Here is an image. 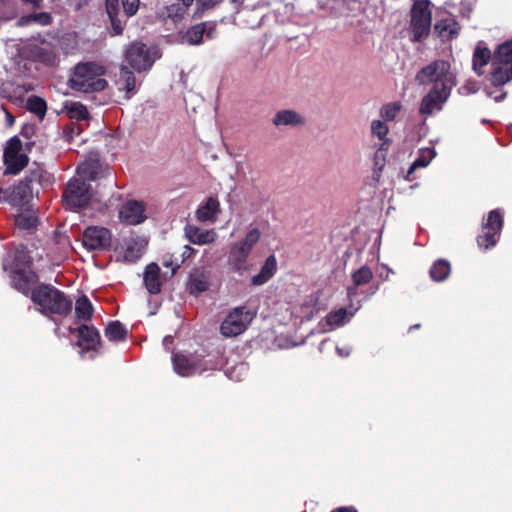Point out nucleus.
Wrapping results in <instances>:
<instances>
[{"mask_svg":"<svg viewBox=\"0 0 512 512\" xmlns=\"http://www.w3.org/2000/svg\"><path fill=\"white\" fill-rule=\"evenodd\" d=\"M415 80L421 85L433 83L432 89L421 101L419 113L430 115L441 110L448 98V63L439 60L430 63L418 71Z\"/></svg>","mask_w":512,"mask_h":512,"instance_id":"nucleus-1","label":"nucleus"},{"mask_svg":"<svg viewBox=\"0 0 512 512\" xmlns=\"http://www.w3.org/2000/svg\"><path fill=\"white\" fill-rule=\"evenodd\" d=\"M39 313L53 321L66 318L73 309L72 299L52 284L40 283L35 287L31 300Z\"/></svg>","mask_w":512,"mask_h":512,"instance_id":"nucleus-2","label":"nucleus"},{"mask_svg":"<svg viewBox=\"0 0 512 512\" xmlns=\"http://www.w3.org/2000/svg\"><path fill=\"white\" fill-rule=\"evenodd\" d=\"M106 68L97 62L79 63L74 68L70 80L72 89L84 93L100 92L107 86L108 82L103 78Z\"/></svg>","mask_w":512,"mask_h":512,"instance_id":"nucleus-3","label":"nucleus"},{"mask_svg":"<svg viewBox=\"0 0 512 512\" xmlns=\"http://www.w3.org/2000/svg\"><path fill=\"white\" fill-rule=\"evenodd\" d=\"M409 17L410 41L412 43L424 42L429 37L432 27L430 0H412Z\"/></svg>","mask_w":512,"mask_h":512,"instance_id":"nucleus-4","label":"nucleus"},{"mask_svg":"<svg viewBox=\"0 0 512 512\" xmlns=\"http://www.w3.org/2000/svg\"><path fill=\"white\" fill-rule=\"evenodd\" d=\"M260 235L258 228H252L243 239L231 244L227 265L232 272L242 274L248 270L247 259L253 247L258 243Z\"/></svg>","mask_w":512,"mask_h":512,"instance_id":"nucleus-5","label":"nucleus"},{"mask_svg":"<svg viewBox=\"0 0 512 512\" xmlns=\"http://www.w3.org/2000/svg\"><path fill=\"white\" fill-rule=\"evenodd\" d=\"M93 197L92 186L82 178H71L62 193V201L66 209L79 211L86 208Z\"/></svg>","mask_w":512,"mask_h":512,"instance_id":"nucleus-6","label":"nucleus"},{"mask_svg":"<svg viewBox=\"0 0 512 512\" xmlns=\"http://www.w3.org/2000/svg\"><path fill=\"white\" fill-rule=\"evenodd\" d=\"M255 316L246 306L235 307L221 323L220 333L224 337H236L246 331Z\"/></svg>","mask_w":512,"mask_h":512,"instance_id":"nucleus-7","label":"nucleus"},{"mask_svg":"<svg viewBox=\"0 0 512 512\" xmlns=\"http://www.w3.org/2000/svg\"><path fill=\"white\" fill-rule=\"evenodd\" d=\"M172 363L175 372L183 377L214 370L217 367V364L207 361L196 354L185 355L182 353H174L172 355Z\"/></svg>","mask_w":512,"mask_h":512,"instance_id":"nucleus-8","label":"nucleus"},{"mask_svg":"<svg viewBox=\"0 0 512 512\" xmlns=\"http://www.w3.org/2000/svg\"><path fill=\"white\" fill-rule=\"evenodd\" d=\"M503 228V213L499 209L489 212L483 221L481 233L477 237V244L482 249L494 247L500 238Z\"/></svg>","mask_w":512,"mask_h":512,"instance_id":"nucleus-9","label":"nucleus"},{"mask_svg":"<svg viewBox=\"0 0 512 512\" xmlns=\"http://www.w3.org/2000/svg\"><path fill=\"white\" fill-rule=\"evenodd\" d=\"M112 243L111 231L103 226H88L82 234V244L89 251L108 250Z\"/></svg>","mask_w":512,"mask_h":512,"instance_id":"nucleus-10","label":"nucleus"},{"mask_svg":"<svg viewBox=\"0 0 512 512\" xmlns=\"http://www.w3.org/2000/svg\"><path fill=\"white\" fill-rule=\"evenodd\" d=\"M10 285L24 296L30 297L39 284V275L33 269L10 270Z\"/></svg>","mask_w":512,"mask_h":512,"instance_id":"nucleus-11","label":"nucleus"},{"mask_svg":"<svg viewBox=\"0 0 512 512\" xmlns=\"http://www.w3.org/2000/svg\"><path fill=\"white\" fill-rule=\"evenodd\" d=\"M125 58L128 64L138 72L151 68L155 62L150 49L143 43L131 44L126 51Z\"/></svg>","mask_w":512,"mask_h":512,"instance_id":"nucleus-12","label":"nucleus"},{"mask_svg":"<svg viewBox=\"0 0 512 512\" xmlns=\"http://www.w3.org/2000/svg\"><path fill=\"white\" fill-rule=\"evenodd\" d=\"M217 23L215 21H207L197 23L189 27L182 35V42L188 45H200L203 43L204 37L212 40L216 36Z\"/></svg>","mask_w":512,"mask_h":512,"instance_id":"nucleus-13","label":"nucleus"},{"mask_svg":"<svg viewBox=\"0 0 512 512\" xmlns=\"http://www.w3.org/2000/svg\"><path fill=\"white\" fill-rule=\"evenodd\" d=\"M71 333H75L78 337L76 343L83 351H96L101 344V337L99 331L93 326L82 324L77 328L70 329Z\"/></svg>","mask_w":512,"mask_h":512,"instance_id":"nucleus-14","label":"nucleus"},{"mask_svg":"<svg viewBox=\"0 0 512 512\" xmlns=\"http://www.w3.org/2000/svg\"><path fill=\"white\" fill-rule=\"evenodd\" d=\"M119 219L127 225H138L145 221V205L141 201L128 200L119 211Z\"/></svg>","mask_w":512,"mask_h":512,"instance_id":"nucleus-15","label":"nucleus"},{"mask_svg":"<svg viewBox=\"0 0 512 512\" xmlns=\"http://www.w3.org/2000/svg\"><path fill=\"white\" fill-rule=\"evenodd\" d=\"M489 80L496 87L505 85L512 80V66L493 56Z\"/></svg>","mask_w":512,"mask_h":512,"instance_id":"nucleus-16","label":"nucleus"},{"mask_svg":"<svg viewBox=\"0 0 512 512\" xmlns=\"http://www.w3.org/2000/svg\"><path fill=\"white\" fill-rule=\"evenodd\" d=\"M184 232L188 241L195 245L211 244L218 238L214 229H201L193 224H187L184 227Z\"/></svg>","mask_w":512,"mask_h":512,"instance_id":"nucleus-17","label":"nucleus"},{"mask_svg":"<svg viewBox=\"0 0 512 512\" xmlns=\"http://www.w3.org/2000/svg\"><path fill=\"white\" fill-rule=\"evenodd\" d=\"M220 202L216 197H208L196 210L195 216L199 222H215L219 213Z\"/></svg>","mask_w":512,"mask_h":512,"instance_id":"nucleus-18","label":"nucleus"},{"mask_svg":"<svg viewBox=\"0 0 512 512\" xmlns=\"http://www.w3.org/2000/svg\"><path fill=\"white\" fill-rule=\"evenodd\" d=\"M209 273L204 269L193 270L188 279L187 289L190 294L198 295L209 289Z\"/></svg>","mask_w":512,"mask_h":512,"instance_id":"nucleus-19","label":"nucleus"},{"mask_svg":"<svg viewBox=\"0 0 512 512\" xmlns=\"http://www.w3.org/2000/svg\"><path fill=\"white\" fill-rule=\"evenodd\" d=\"M277 272V259L275 255H269L258 274L251 278V284L261 286L267 283Z\"/></svg>","mask_w":512,"mask_h":512,"instance_id":"nucleus-20","label":"nucleus"},{"mask_svg":"<svg viewBox=\"0 0 512 512\" xmlns=\"http://www.w3.org/2000/svg\"><path fill=\"white\" fill-rule=\"evenodd\" d=\"M276 127L280 126H301L305 123L304 117L295 110L284 109L278 111L272 120Z\"/></svg>","mask_w":512,"mask_h":512,"instance_id":"nucleus-21","label":"nucleus"},{"mask_svg":"<svg viewBox=\"0 0 512 512\" xmlns=\"http://www.w3.org/2000/svg\"><path fill=\"white\" fill-rule=\"evenodd\" d=\"M144 284L150 294L156 295L161 292L160 268L156 263H150L146 266Z\"/></svg>","mask_w":512,"mask_h":512,"instance_id":"nucleus-22","label":"nucleus"},{"mask_svg":"<svg viewBox=\"0 0 512 512\" xmlns=\"http://www.w3.org/2000/svg\"><path fill=\"white\" fill-rule=\"evenodd\" d=\"M49 178L50 176L46 173L43 167L34 163V165L28 169L22 180L38 193L37 187H42L46 183L50 182Z\"/></svg>","mask_w":512,"mask_h":512,"instance_id":"nucleus-23","label":"nucleus"},{"mask_svg":"<svg viewBox=\"0 0 512 512\" xmlns=\"http://www.w3.org/2000/svg\"><path fill=\"white\" fill-rule=\"evenodd\" d=\"M188 7L183 2L182 4L174 3L167 5L157 12V17L163 22L171 21L178 23L184 18Z\"/></svg>","mask_w":512,"mask_h":512,"instance_id":"nucleus-24","label":"nucleus"},{"mask_svg":"<svg viewBox=\"0 0 512 512\" xmlns=\"http://www.w3.org/2000/svg\"><path fill=\"white\" fill-rule=\"evenodd\" d=\"M119 89L125 91V99L129 100L136 93V78L134 73L126 66H121L119 78L116 81Z\"/></svg>","mask_w":512,"mask_h":512,"instance_id":"nucleus-25","label":"nucleus"},{"mask_svg":"<svg viewBox=\"0 0 512 512\" xmlns=\"http://www.w3.org/2000/svg\"><path fill=\"white\" fill-rule=\"evenodd\" d=\"M435 155H436V152H435L434 148L427 147L424 149H420L416 159L410 165V167L407 171V174L405 176V179L407 181H413L415 179L413 176L414 172L418 168L426 167L431 162V160L435 157Z\"/></svg>","mask_w":512,"mask_h":512,"instance_id":"nucleus-26","label":"nucleus"},{"mask_svg":"<svg viewBox=\"0 0 512 512\" xmlns=\"http://www.w3.org/2000/svg\"><path fill=\"white\" fill-rule=\"evenodd\" d=\"M34 191L35 190L32 189L30 185L24 183V181L21 180L16 186L13 187L11 193L9 194V203L12 205H22L29 201Z\"/></svg>","mask_w":512,"mask_h":512,"instance_id":"nucleus-27","label":"nucleus"},{"mask_svg":"<svg viewBox=\"0 0 512 512\" xmlns=\"http://www.w3.org/2000/svg\"><path fill=\"white\" fill-rule=\"evenodd\" d=\"M146 246L147 243L142 239H130L124 252V259L130 263H135L142 257Z\"/></svg>","mask_w":512,"mask_h":512,"instance_id":"nucleus-28","label":"nucleus"},{"mask_svg":"<svg viewBox=\"0 0 512 512\" xmlns=\"http://www.w3.org/2000/svg\"><path fill=\"white\" fill-rule=\"evenodd\" d=\"M33 259L29 252L24 248H19L15 251L13 261L9 267L4 265V270H17V269H32Z\"/></svg>","mask_w":512,"mask_h":512,"instance_id":"nucleus-29","label":"nucleus"},{"mask_svg":"<svg viewBox=\"0 0 512 512\" xmlns=\"http://www.w3.org/2000/svg\"><path fill=\"white\" fill-rule=\"evenodd\" d=\"M492 55L487 47L481 44L477 45L473 54V69L478 75L483 74V68L488 64L489 60L492 61Z\"/></svg>","mask_w":512,"mask_h":512,"instance_id":"nucleus-30","label":"nucleus"},{"mask_svg":"<svg viewBox=\"0 0 512 512\" xmlns=\"http://www.w3.org/2000/svg\"><path fill=\"white\" fill-rule=\"evenodd\" d=\"M353 315L354 312H348L346 308H339L338 310L329 312L325 316V321L331 328L341 327L348 323Z\"/></svg>","mask_w":512,"mask_h":512,"instance_id":"nucleus-31","label":"nucleus"},{"mask_svg":"<svg viewBox=\"0 0 512 512\" xmlns=\"http://www.w3.org/2000/svg\"><path fill=\"white\" fill-rule=\"evenodd\" d=\"M28 161V156L24 153L4 157L7 172L14 175L23 170Z\"/></svg>","mask_w":512,"mask_h":512,"instance_id":"nucleus-32","label":"nucleus"},{"mask_svg":"<svg viewBox=\"0 0 512 512\" xmlns=\"http://www.w3.org/2000/svg\"><path fill=\"white\" fill-rule=\"evenodd\" d=\"M93 306L89 298L85 295L79 297L76 301L75 314L80 321H90L93 316Z\"/></svg>","mask_w":512,"mask_h":512,"instance_id":"nucleus-33","label":"nucleus"},{"mask_svg":"<svg viewBox=\"0 0 512 512\" xmlns=\"http://www.w3.org/2000/svg\"><path fill=\"white\" fill-rule=\"evenodd\" d=\"M105 337L109 341H123L127 337V330L119 321H111L105 328Z\"/></svg>","mask_w":512,"mask_h":512,"instance_id":"nucleus-34","label":"nucleus"},{"mask_svg":"<svg viewBox=\"0 0 512 512\" xmlns=\"http://www.w3.org/2000/svg\"><path fill=\"white\" fill-rule=\"evenodd\" d=\"M52 16L48 12H40V13H33L29 15L22 16L18 19L17 24L18 26H27L31 24L32 22H36L42 26H48L52 23Z\"/></svg>","mask_w":512,"mask_h":512,"instance_id":"nucleus-35","label":"nucleus"},{"mask_svg":"<svg viewBox=\"0 0 512 512\" xmlns=\"http://www.w3.org/2000/svg\"><path fill=\"white\" fill-rule=\"evenodd\" d=\"M429 274L435 282L444 281L448 277V261L445 259L436 260L431 266Z\"/></svg>","mask_w":512,"mask_h":512,"instance_id":"nucleus-36","label":"nucleus"},{"mask_svg":"<svg viewBox=\"0 0 512 512\" xmlns=\"http://www.w3.org/2000/svg\"><path fill=\"white\" fill-rule=\"evenodd\" d=\"M27 109L42 119L46 115L47 104L43 98L34 95L28 98Z\"/></svg>","mask_w":512,"mask_h":512,"instance_id":"nucleus-37","label":"nucleus"},{"mask_svg":"<svg viewBox=\"0 0 512 512\" xmlns=\"http://www.w3.org/2000/svg\"><path fill=\"white\" fill-rule=\"evenodd\" d=\"M77 174L81 177H85L89 181H95L99 174V164L97 162H85L78 166Z\"/></svg>","mask_w":512,"mask_h":512,"instance_id":"nucleus-38","label":"nucleus"},{"mask_svg":"<svg viewBox=\"0 0 512 512\" xmlns=\"http://www.w3.org/2000/svg\"><path fill=\"white\" fill-rule=\"evenodd\" d=\"M373 278L371 269L364 265L352 273V281L356 286L368 284Z\"/></svg>","mask_w":512,"mask_h":512,"instance_id":"nucleus-39","label":"nucleus"},{"mask_svg":"<svg viewBox=\"0 0 512 512\" xmlns=\"http://www.w3.org/2000/svg\"><path fill=\"white\" fill-rule=\"evenodd\" d=\"M401 109L402 105L400 102H390L382 106L380 109V116L384 121H393Z\"/></svg>","mask_w":512,"mask_h":512,"instance_id":"nucleus-40","label":"nucleus"},{"mask_svg":"<svg viewBox=\"0 0 512 512\" xmlns=\"http://www.w3.org/2000/svg\"><path fill=\"white\" fill-rule=\"evenodd\" d=\"M34 54L40 62L49 66L55 65L57 61L56 53L49 48L37 47Z\"/></svg>","mask_w":512,"mask_h":512,"instance_id":"nucleus-41","label":"nucleus"},{"mask_svg":"<svg viewBox=\"0 0 512 512\" xmlns=\"http://www.w3.org/2000/svg\"><path fill=\"white\" fill-rule=\"evenodd\" d=\"M493 56L512 66V40L499 45Z\"/></svg>","mask_w":512,"mask_h":512,"instance_id":"nucleus-42","label":"nucleus"},{"mask_svg":"<svg viewBox=\"0 0 512 512\" xmlns=\"http://www.w3.org/2000/svg\"><path fill=\"white\" fill-rule=\"evenodd\" d=\"M66 107L71 119L85 120L89 117L87 108L79 102H72L69 106Z\"/></svg>","mask_w":512,"mask_h":512,"instance_id":"nucleus-43","label":"nucleus"},{"mask_svg":"<svg viewBox=\"0 0 512 512\" xmlns=\"http://www.w3.org/2000/svg\"><path fill=\"white\" fill-rule=\"evenodd\" d=\"M389 132V128L386 125L384 121L381 120H373L371 123V133L373 136H376L381 143L385 141H389V144L391 143L390 139L387 138V134Z\"/></svg>","mask_w":512,"mask_h":512,"instance_id":"nucleus-44","label":"nucleus"},{"mask_svg":"<svg viewBox=\"0 0 512 512\" xmlns=\"http://www.w3.org/2000/svg\"><path fill=\"white\" fill-rule=\"evenodd\" d=\"M223 0H196V9L193 14V17H202V15L209 10L214 9L218 6Z\"/></svg>","mask_w":512,"mask_h":512,"instance_id":"nucleus-45","label":"nucleus"},{"mask_svg":"<svg viewBox=\"0 0 512 512\" xmlns=\"http://www.w3.org/2000/svg\"><path fill=\"white\" fill-rule=\"evenodd\" d=\"M389 149V141L382 142L375 152L374 155V165L378 169L379 172L382 171L385 161H386V152Z\"/></svg>","mask_w":512,"mask_h":512,"instance_id":"nucleus-46","label":"nucleus"},{"mask_svg":"<svg viewBox=\"0 0 512 512\" xmlns=\"http://www.w3.org/2000/svg\"><path fill=\"white\" fill-rule=\"evenodd\" d=\"M16 225L23 230H29L36 227L37 218L30 214H19L15 218Z\"/></svg>","mask_w":512,"mask_h":512,"instance_id":"nucleus-47","label":"nucleus"},{"mask_svg":"<svg viewBox=\"0 0 512 512\" xmlns=\"http://www.w3.org/2000/svg\"><path fill=\"white\" fill-rule=\"evenodd\" d=\"M22 147L21 140L17 136L12 137L4 150V157L21 154Z\"/></svg>","mask_w":512,"mask_h":512,"instance_id":"nucleus-48","label":"nucleus"},{"mask_svg":"<svg viewBox=\"0 0 512 512\" xmlns=\"http://www.w3.org/2000/svg\"><path fill=\"white\" fill-rule=\"evenodd\" d=\"M139 0H122V5L125 14L128 17L135 15L139 8Z\"/></svg>","mask_w":512,"mask_h":512,"instance_id":"nucleus-49","label":"nucleus"},{"mask_svg":"<svg viewBox=\"0 0 512 512\" xmlns=\"http://www.w3.org/2000/svg\"><path fill=\"white\" fill-rule=\"evenodd\" d=\"M105 8L108 17L118 15L119 13V0H105Z\"/></svg>","mask_w":512,"mask_h":512,"instance_id":"nucleus-50","label":"nucleus"},{"mask_svg":"<svg viewBox=\"0 0 512 512\" xmlns=\"http://www.w3.org/2000/svg\"><path fill=\"white\" fill-rule=\"evenodd\" d=\"M109 19H110L114 34L121 35L123 33L124 27L122 25V22L118 18V15H113L112 17H109Z\"/></svg>","mask_w":512,"mask_h":512,"instance_id":"nucleus-51","label":"nucleus"},{"mask_svg":"<svg viewBox=\"0 0 512 512\" xmlns=\"http://www.w3.org/2000/svg\"><path fill=\"white\" fill-rule=\"evenodd\" d=\"M448 31V19H442L434 25L433 32L438 37H442L444 32Z\"/></svg>","mask_w":512,"mask_h":512,"instance_id":"nucleus-52","label":"nucleus"},{"mask_svg":"<svg viewBox=\"0 0 512 512\" xmlns=\"http://www.w3.org/2000/svg\"><path fill=\"white\" fill-rule=\"evenodd\" d=\"M21 136L29 140L35 134V127L33 125H25L20 132Z\"/></svg>","mask_w":512,"mask_h":512,"instance_id":"nucleus-53","label":"nucleus"},{"mask_svg":"<svg viewBox=\"0 0 512 512\" xmlns=\"http://www.w3.org/2000/svg\"><path fill=\"white\" fill-rule=\"evenodd\" d=\"M194 253H195L194 248H192L191 246H188V245L184 246L183 252L181 254V257H182L181 263H183L185 260L189 259Z\"/></svg>","mask_w":512,"mask_h":512,"instance_id":"nucleus-54","label":"nucleus"},{"mask_svg":"<svg viewBox=\"0 0 512 512\" xmlns=\"http://www.w3.org/2000/svg\"><path fill=\"white\" fill-rule=\"evenodd\" d=\"M11 191L9 189H3L0 187V203L8 202L9 203V194Z\"/></svg>","mask_w":512,"mask_h":512,"instance_id":"nucleus-55","label":"nucleus"},{"mask_svg":"<svg viewBox=\"0 0 512 512\" xmlns=\"http://www.w3.org/2000/svg\"><path fill=\"white\" fill-rule=\"evenodd\" d=\"M330 512H358V511L353 506H343V507L335 508Z\"/></svg>","mask_w":512,"mask_h":512,"instance_id":"nucleus-56","label":"nucleus"},{"mask_svg":"<svg viewBox=\"0 0 512 512\" xmlns=\"http://www.w3.org/2000/svg\"><path fill=\"white\" fill-rule=\"evenodd\" d=\"M358 287H359V286H356V285L353 283V285H352V286H349V287L347 288V295H348V297H349V298H352V297H354V296H356V295H357V288H358Z\"/></svg>","mask_w":512,"mask_h":512,"instance_id":"nucleus-57","label":"nucleus"},{"mask_svg":"<svg viewBox=\"0 0 512 512\" xmlns=\"http://www.w3.org/2000/svg\"><path fill=\"white\" fill-rule=\"evenodd\" d=\"M25 4H31L34 8H39L43 0H21Z\"/></svg>","mask_w":512,"mask_h":512,"instance_id":"nucleus-58","label":"nucleus"},{"mask_svg":"<svg viewBox=\"0 0 512 512\" xmlns=\"http://www.w3.org/2000/svg\"><path fill=\"white\" fill-rule=\"evenodd\" d=\"M459 29L460 28L458 27L457 23H455V22L451 23L450 22V38H452L453 35L457 34Z\"/></svg>","mask_w":512,"mask_h":512,"instance_id":"nucleus-59","label":"nucleus"},{"mask_svg":"<svg viewBox=\"0 0 512 512\" xmlns=\"http://www.w3.org/2000/svg\"><path fill=\"white\" fill-rule=\"evenodd\" d=\"M35 142L31 139L27 140L24 144L25 150L30 152L32 150V147L34 146Z\"/></svg>","mask_w":512,"mask_h":512,"instance_id":"nucleus-60","label":"nucleus"},{"mask_svg":"<svg viewBox=\"0 0 512 512\" xmlns=\"http://www.w3.org/2000/svg\"><path fill=\"white\" fill-rule=\"evenodd\" d=\"M245 0H230V2L235 6L236 10H239L240 6L244 3Z\"/></svg>","mask_w":512,"mask_h":512,"instance_id":"nucleus-61","label":"nucleus"},{"mask_svg":"<svg viewBox=\"0 0 512 512\" xmlns=\"http://www.w3.org/2000/svg\"><path fill=\"white\" fill-rule=\"evenodd\" d=\"M462 90H465V91H466V93H473V92H475V91H476V88H475V87H471V88H470V86L466 85V86H463V87H462Z\"/></svg>","mask_w":512,"mask_h":512,"instance_id":"nucleus-62","label":"nucleus"},{"mask_svg":"<svg viewBox=\"0 0 512 512\" xmlns=\"http://www.w3.org/2000/svg\"><path fill=\"white\" fill-rule=\"evenodd\" d=\"M505 96H506V93H502L501 95L495 97V101L500 102L505 98Z\"/></svg>","mask_w":512,"mask_h":512,"instance_id":"nucleus-63","label":"nucleus"},{"mask_svg":"<svg viewBox=\"0 0 512 512\" xmlns=\"http://www.w3.org/2000/svg\"><path fill=\"white\" fill-rule=\"evenodd\" d=\"M180 268V263H176L173 267H172V274H175L176 271Z\"/></svg>","mask_w":512,"mask_h":512,"instance_id":"nucleus-64","label":"nucleus"}]
</instances>
